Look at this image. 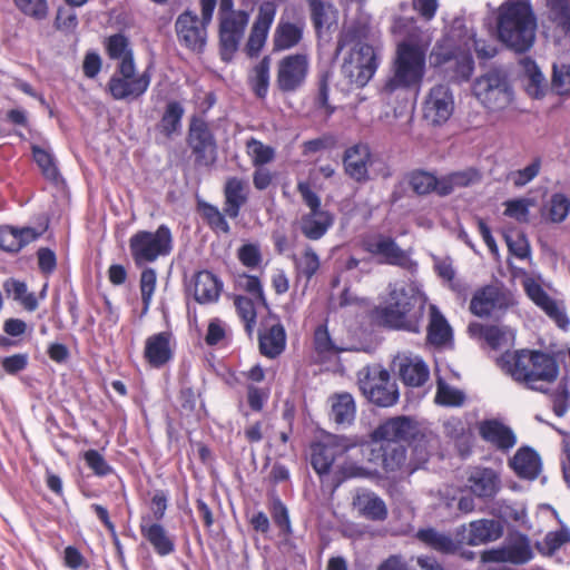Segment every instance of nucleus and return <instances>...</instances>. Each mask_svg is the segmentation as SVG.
<instances>
[{"mask_svg": "<svg viewBox=\"0 0 570 570\" xmlns=\"http://www.w3.org/2000/svg\"><path fill=\"white\" fill-rule=\"evenodd\" d=\"M330 71H323L318 75L317 89L313 96L311 116L328 119L336 110L335 106L330 104Z\"/></svg>", "mask_w": 570, "mask_h": 570, "instance_id": "obj_35", "label": "nucleus"}, {"mask_svg": "<svg viewBox=\"0 0 570 570\" xmlns=\"http://www.w3.org/2000/svg\"><path fill=\"white\" fill-rule=\"evenodd\" d=\"M475 98L489 110H495L499 101V69L492 68L479 76L472 86Z\"/></svg>", "mask_w": 570, "mask_h": 570, "instance_id": "obj_25", "label": "nucleus"}, {"mask_svg": "<svg viewBox=\"0 0 570 570\" xmlns=\"http://www.w3.org/2000/svg\"><path fill=\"white\" fill-rule=\"evenodd\" d=\"M309 73V57L304 52L291 53L277 62L276 86L283 94H293L304 87Z\"/></svg>", "mask_w": 570, "mask_h": 570, "instance_id": "obj_11", "label": "nucleus"}, {"mask_svg": "<svg viewBox=\"0 0 570 570\" xmlns=\"http://www.w3.org/2000/svg\"><path fill=\"white\" fill-rule=\"evenodd\" d=\"M334 224V215L328 210L309 212L299 220L302 234L311 240L321 239Z\"/></svg>", "mask_w": 570, "mask_h": 570, "instance_id": "obj_30", "label": "nucleus"}, {"mask_svg": "<svg viewBox=\"0 0 570 570\" xmlns=\"http://www.w3.org/2000/svg\"><path fill=\"white\" fill-rule=\"evenodd\" d=\"M200 19L189 9L181 12L175 21V31L180 46L202 53L207 43V28L214 16L217 0H199Z\"/></svg>", "mask_w": 570, "mask_h": 570, "instance_id": "obj_6", "label": "nucleus"}, {"mask_svg": "<svg viewBox=\"0 0 570 570\" xmlns=\"http://www.w3.org/2000/svg\"><path fill=\"white\" fill-rule=\"evenodd\" d=\"M259 351L269 358L277 357L286 345L285 328L281 323L272 325L267 331L259 333Z\"/></svg>", "mask_w": 570, "mask_h": 570, "instance_id": "obj_37", "label": "nucleus"}, {"mask_svg": "<svg viewBox=\"0 0 570 570\" xmlns=\"http://www.w3.org/2000/svg\"><path fill=\"white\" fill-rule=\"evenodd\" d=\"M417 426L411 417L401 415L382 422L371 434L373 441L406 442L415 438Z\"/></svg>", "mask_w": 570, "mask_h": 570, "instance_id": "obj_20", "label": "nucleus"}, {"mask_svg": "<svg viewBox=\"0 0 570 570\" xmlns=\"http://www.w3.org/2000/svg\"><path fill=\"white\" fill-rule=\"evenodd\" d=\"M551 400L554 414L559 417L563 416L569 409L570 400L569 379L567 376L560 380L558 387L551 393Z\"/></svg>", "mask_w": 570, "mask_h": 570, "instance_id": "obj_62", "label": "nucleus"}, {"mask_svg": "<svg viewBox=\"0 0 570 570\" xmlns=\"http://www.w3.org/2000/svg\"><path fill=\"white\" fill-rule=\"evenodd\" d=\"M321 265L320 257L312 247H306L301 258L296 259V269L306 281H311Z\"/></svg>", "mask_w": 570, "mask_h": 570, "instance_id": "obj_61", "label": "nucleus"}, {"mask_svg": "<svg viewBox=\"0 0 570 570\" xmlns=\"http://www.w3.org/2000/svg\"><path fill=\"white\" fill-rule=\"evenodd\" d=\"M6 294L13 301L20 303L28 312L38 308V299L33 293L28 292L27 284L16 278H9L3 283Z\"/></svg>", "mask_w": 570, "mask_h": 570, "instance_id": "obj_47", "label": "nucleus"}, {"mask_svg": "<svg viewBox=\"0 0 570 570\" xmlns=\"http://www.w3.org/2000/svg\"><path fill=\"white\" fill-rule=\"evenodd\" d=\"M482 180V173L475 167L454 170L441 176L440 197H445L460 188H468Z\"/></svg>", "mask_w": 570, "mask_h": 570, "instance_id": "obj_28", "label": "nucleus"}, {"mask_svg": "<svg viewBox=\"0 0 570 570\" xmlns=\"http://www.w3.org/2000/svg\"><path fill=\"white\" fill-rule=\"evenodd\" d=\"M364 249L379 258V263L397 266L411 273L417 268L407 250L402 249L391 236L379 234L363 244Z\"/></svg>", "mask_w": 570, "mask_h": 570, "instance_id": "obj_14", "label": "nucleus"}, {"mask_svg": "<svg viewBox=\"0 0 570 570\" xmlns=\"http://www.w3.org/2000/svg\"><path fill=\"white\" fill-rule=\"evenodd\" d=\"M532 558V549L529 539L520 533L509 535L507 542L501 547V562L522 564Z\"/></svg>", "mask_w": 570, "mask_h": 570, "instance_id": "obj_34", "label": "nucleus"}, {"mask_svg": "<svg viewBox=\"0 0 570 570\" xmlns=\"http://www.w3.org/2000/svg\"><path fill=\"white\" fill-rule=\"evenodd\" d=\"M538 21L530 0H507L501 3V43L518 53L531 49Z\"/></svg>", "mask_w": 570, "mask_h": 570, "instance_id": "obj_4", "label": "nucleus"}, {"mask_svg": "<svg viewBox=\"0 0 570 570\" xmlns=\"http://www.w3.org/2000/svg\"><path fill=\"white\" fill-rule=\"evenodd\" d=\"M82 459L88 469H90L98 478H105L115 473V469L107 462L105 456L98 450L90 449L85 451Z\"/></svg>", "mask_w": 570, "mask_h": 570, "instance_id": "obj_58", "label": "nucleus"}, {"mask_svg": "<svg viewBox=\"0 0 570 570\" xmlns=\"http://www.w3.org/2000/svg\"><path fill=\"white\" fill-rule=\"evenodd\" d=\"M474 70V60L469 51L459 52L441 72L450 82L461 83L468 81Z\"/></svg>", "mask_w": 570, "mask_h": 570, "instance_id": "obj_40", "label": "nucleus"}, {"mask_svg": "<svg viewBox=\"0 0 570 570\" xmlns=\"http://www.w3.org/2000/svg\"><path fill=\"white\" fill-rule=\"evenodd\" d=\"M454 100L445 85L432 87L423 105L424 118L433 125L444 124L453 114Z\"/></svg>", "mask_w": 570, "mask_h": 570, "instance_id": "obj_17", "label": "nucleus"}, {"mask_svg": "<svg viewBox=\"0 0 570 570\" xmlns=\"http://www.w3.org/2000/svg\"><path fill=\"white\" fill-rule=\"evenodd\" d=\"M551 19L564 31L570 32V0H546Z\"/></svg>", "mask_w": 570, "mask_h": 570, "instance_id": "obj_59", "label": "nucleus"}, {"mask_svg": "<svg viewBox=\"0 0 570 570\" xmlns=\"http://www.w3.org/2000/svg\"><path fill=\"white\" fill-rule=\"evenodd\" d=\"M503 367L514 381L525 384L529 389L547 393L548 386L559 376L557 358L541 351L505 352L501 356Z\"/></svg>", "mask_w": 570, "mask_h": 570, "instance_id": "obj_3", "label": "nucleus"}, {"mask_svg": "<svg viewBox=\"0 0 570 570\" xmlns=\"http://www.w3.org/2000/svg\"><path fill=\"white\" fill-rule=\"evenodd\" d=\"M499 287L488 285L475 292L470 303V311L479 317L489 316L498 306Z\"/></svg>", "mask_w": 570, "mask_h": 570, "instance_id": "obj_41", "label": "nucleus"}, {"mask_svg": "<svg viewBox=\"0 0 570 570\" xmlns=\"http://www.w3.org/2000/svg\"><path fill=\"white\" fill-rule=\"evenodd\" d=\"M461 27H463L462 21L455 20L451 31L442 39L436 41L431 51V63L434 68L440 69V71H442L449 63H451L452 59H454L459 52L464 51L461 50L455 43V40L460 42V39H463L461 35L456 32V30Z\"/></svg>", "mask_w": 570, "mask_h": 570, "instance_id": "obj_24", "label": "nucleus"}, {"mask_svg": "<svg viewBox=\"0 0 570 570\" xmlns=\"http://www.w3.org/2000/svg\"><path fill=\"white\" fill-rule=\"evenodd\" d=\"M174 248L170 228L161 224L155 232L138 230L129 238V250L137 267L168 256Z\"/></svg>", "mask_w": 570, "mask_h": 570, "instance_id": "obj_7", "label": "nucleus"}, {"mask_svg": "<svg viewBox=\"0 0 570 570\" xmlns=\"http://www.w3.org/2000/svg\"><path fill=\"white\" fill-rule=\"evenodd\" d=\"M393 31L401 39L396 43L392 75L385 81L382 92L389 96L397 90L417 92L426 71V53L432 37L413 19L396 20Z\"/></svg>", "mask_w": 570, "mask_h": 570, "instance_id": "obj_1", "label": "nucleus"}, {"mask_svg": "<svg viewBox=\"0 0 570 570\" xmlns=\"http://www.w3.org/2000/svg\"><path fill=\"white\" fill-rule=\"evenodd\" d=\"M174 335L171 332H159L149 335L145 341L144 358L153 368H163L174 358Z\"/></svg>", "mask_w": 570, "mask_h": 570, "instance_id": "obj_19", "label": "nucleus"}, {"mask_svg": "<svg viewBox=\"0 0 570 570\" xmlns=\"http://www.w3.org/2000/svg\"><path fill=\"white\" fill-rule=\"evenodd\" d=\"M184 114L185 109L179 101L171 100L167 102L159 122L160 131L168 138L178 132L181 128Z\"/></svg>", "mask_w": 570, "mask_h": 570, "instance_id": "obj_49", "label": "nucleus"}, {"mask_svg": "<svg viewBox=\"0 0 570 570\" xmlns=\"http://www.w3.org/2000/svg\"><path fill=\"white\" fill-rule=\"evenodd\" d=\"M151 65L141 73H137V66L116 68L107 82V90L118 101H136L142 98L151 82Z\"/></svg>", "mask_w": 570, "mask_h": 570, "instance_id": "obj_9", "label": "nucleus"}, {"mask_svg": "<svg viewBox=\"0 0 570 570\" xmlns=\"http://www.w3.org/2000/svg\"><path fill=\"white\" fill-rule=\"evenodd\" d=\"M106 55L110 60L117 61L116 68L136 65L130 40L121 32L107 37L104 41Z\"/></svg>", "mask_w": 570, "mask_h": 570, "instance_id": "obj_31", "label": "nucleus"}, {"mask_svg": "<svg viewBox=\"0 0 570 570\" xmlns=\"http://www.w3.org/2000/svg\"><path fill=\"white\" fill-rule=\"evenodd\" d=\"M509 253L518 259H527L530 256V244L525 234L521 230H510L503 234Z\"/></svg>", "mask_w": 570, "mask_h": 570, "instance_id": "obj_54", "label": "nucleus"}, {"mask_svg": "<svg viewBox=\"0 0 570 570\" xmlns=\"http://www.w3.org/2000/svg\"><path fill=\"white\" fill-rule=\"evenodd\" d=\"M541 165V158L537 157L523 169L508 173L505 179L511 181L514 187L521 188L532 181L539 175Z\"/></svg>", "mask_w": 570, "mask_h": 570, "instance_id": "obj_56", "label": "nucleus"}, {"mask_svg": "<svg viewBox=\"0 0 570 570\" xmlns=\"http://www.w3.org/2000/svg\"><path fill=\"white\" fill-rule=\"evenodd\" d=\"M567 543H570V530L562 524L559 530L548 532L543 541L538 544V549L543 554L552 556Z\"/></svg>", "mask_w": 570, "mask_h": 570, "instance_id": "obj_55", "label": "nucleus"}, {"mask_svg": "<svg viewBox=\"0 0 570 570\" xmlns=\"http://www.w3.org/2000/svg\"><path fill=\"white\" fill-rule=\"evenodd\" d=\"M307 2L311 9V18L315 30L320 32L324 28H330L335 19L334 7L323 0H307Z\"/></svg>", "mask_w": 570, "mask_h": 570, "instance_id": "obj_50", "label": "nucleus"}, {"mask_svg": "<svg viewBox=\"0 0 570 570\" xmlns=\"http://www.w3.org/2000/svg\"><path fill=\"white\" fill-rule=\"evenodd\" d=\"M357 383L362 394L376 406L390 407L399 401L397 385L381 364L363 367L358 372Z\"/></svg>", "mask_w": 570, "mask_h": 570, "instance_id": "obj_8", "label": "nucleus"}, {"mask_svg": "<svg viewBox=\"0 0 570 570\" xmlns=\"http://www.w3.org/2000/svg\"><path fill=\"white\" fill-rule=\"evenodd\" d=\"M276 12L277 6L274 1L265 0L259 4L245 46V52L249 58H257L263 50Z\"/></svg>", "mask_w": 570, "mask_h": 570, "instance_id": "obj_16", "label": "nucleus"}, {"mask_svg": "<svg viewBox=\"0 0 570 570\" xmlns=\"http://www.w3.org/2000/svg\"><path fill=\"white\" fill-rule=\"evenodd\" d=\"M271 57L264 56L262 60L253 67L248 83L256 97L264 99L268 94L271 79Z\"/></svg>", "mask_w": 570, "mask_h": 570, "instance_id": "obj_43", "label": "nucleus"}, {"mask_svg": "<svg viewBox=\"0 0 570 570\" xmlns=\"http://www.w3.org/2000/svg\"><path fill=\"white\" fill-rule=\"evenodd\" d=\"M223 291V282L209 271H200L194 276V297L199 304L218 301Z\"/></svg>", "mask_w": 570, "mask_h": 570, "instance_id": "obj_29", "label": "nucleus"}, {"mask_svg": "<svg viewBox=\"0 0 570 570\" xmlns=\"http://www.w3.org/2000/svg\"><path fill=\"white\" fill-rule=\"evenodd\" d=\"M504 216L514 219L518 223H529L530 208L535 205L534 198H515L504 202Z\"/></svg>", "mask_w": 570, "mask_h": 570, "instance_id": "obj_52", "label": "nucleus"}, {"mask_svg": "<svg viewBox=\"0 0 570 570\" xmlns=\"http://www.w3.org/2000/svg\"><path fill=\"white\" fill-rule=\"evenodd\" d=\"M392 367L405 385L413 387L422 386L430 376L429 367L420 356L399 354Z\"/></svg>", "mask_w": 570, "mask_h": 570, "instance_id": "obj_21", "label": "nucleus"}, {"mask_svg": "<svg viewBox=\"0 0 570 570\" xmlns=\"http://www.w3.org/2000/svg\"><path fill=\"white\" fill-rule=\"evenodd\" d=\"M303 32L302 22L294 23L281 19L273 35V50L284 51L294 48L301 42Z\"/></svg>", "mask_w": 570, "mask_h": 570, "instance_id": "obj_33", "label": "nucleus"}, {"mask_svg": "<svg viewBox=\"0 0 570 570\" xmlns=\"http://www.w3.org/2000/svg\"><path fill=\"white\" fill-rule=\"evenodd\" d=\"M224 207L223 210L229 218H237L242 207L248 200V185L238 177L227 178L224 186Z\"/></svg>", "mask_w": 570, "mask_h": 570, "instance_id": "obj_26", "label": "nucleus"}, {"mask_svg": "<svg viewBox=\"0 0 570 570\" xmlns=\"http://www.w3.org/2000/svg\"><path fill=\"white\" fill-rule=\"evenodd\" d=\"M187 141L195 156V164L197 166L210 168L215 165L217 160V142L204 119L196 116L191 118Z\"/></svg>", "mask_w": 570, "mask_h": 570, "instance_id": "obj_13", "label": "nucleus"}, {"mask_svg": "<svg viewBox=\"0 0 570 570\" xmlns=\"http://www.w3.org/2000/svg\"><path fill=\"white\" fill-rule=\"evenodd\" d=\"M357 445L356 439L335 435L326 442H315L311 445L309 462L322 479L327 475L336 461Z\"/></svg>", "mask_w": 570, "mask_h": 570, "instance_id": "obj_12", "label": "nucleus"}, {"mask_svg": "<svg viewBox=\"0 0 570 570\" xmlns=\"http://www.w3.org/2000/svg\"><path fill=\"white\" fill-rule=\"evenodd\" d=\"M570 213V199L562 193H556L551 196L549 203V219L552 223L560 224L566 220Z\"/></svg>", "mask_w": 570, "mask_h": 570, "instance_id": "obj_63", "label": "nucleus"}, {"mask_svg": "<svg viewBox=\"0 0 570 570\" xmlns=\"http://www.w3.org/2000/svg\"><path fill=\"white\" fill-rule=\"evenodd\" d=\"M416 537L421 542L443 554H453L460 549V543L450 534L433 528L419 530Z\"/></svg>", "mask_w": 570, "mask_h": 570, "instance_id": "obj_39", "label": "nucleus"}, {"mask_svg": "<svg viewBox=\"0 0 570 570\" xmlns=\"http://www.w3.org/2000/svg\"><path fill=\"white\" fill-rule=\"evenodd\" d=\"M498 475L489 468H474L468 478L471 492L479 498H489L494 494Z\"/></svg>", "mask_w": 570, "mask_h": 570, "instance_id": "obj_36", "label": "nucleus"}, {"mask_svg": "<svg viewBox=\"0 0 570 570\" xmlns=\"http://www.w3.org/2000/svg\"><path fill=\"white\" fill-rule=\"evenodd\" d=\"M509 466L519 478L534 480L541 471V459L530 446H521L509 460Z\"/></svg>", "mask_w": 570, "mask_h": 570, "instance_id": "obj_27", "label": "nucleus"}, {"mask_svg": "<svg viewBox=\"0 0 570 570\" xmlns=\"http://www.w3.org/2000/svg\"><path fill=\"white\" fill-rule=\"evenodd\" d=\"M465 397V393L462 390L451 386L442 379L438 380L435 394V402L438 404L449 407H458L464 404Z\"/></svg>", "mask_w": 570, "mask_h": 570, "instance_id": "obj_51", "label": "nucleus"}, {"mask_svg": "<svg viewBox=\"0 0 570 570\" xmlns=\"http://www.w3.org/2000/svg\"><path fill=\"white\" fill-rule=\"evenodd\" d=\"M156 284H157L156 271L150 267L142 269V272L140 274V282H139L141 301H142V305H144L142 315L147 314L150 308L153 296H154V293L156 289Z\"/></svg>", "mask_w": 570, "mask_h": 570, "instance_id": "obj_57", "label": "nucleus"}, {"mask_svg": "<svg viewBox=\"0 0 570 570\" xmlns=\"http://www.w3.org/2000/svg\"><path fill=\"white\" fill-rule=\"evenodd\" d=\"M520 65L528 78L525 90L529 96L540 99L544 96L546 79L535 61L530 57H524L520 60Z\"/></svg>", "mask_w": 570, "mask_h": 570, "instance_id": "obj_45", "label": "nucleus"}, {"mask_svg": "<svg viewBox=\"0 0 570 570\" xmlns=\"http://www.w3.org/2000/svg\"><path fill=\"white\" fill-rule=\"evenodd\" d=\"M426 304V295L415 284L399 281L387 285L372 315L384 328L420 334Z\"/></svg>", "mask_w": 570, "mask_h": 570, "instance_id": "obj_2", "label": "nucleus"}, {"mask_svg": "<svg viewBox=\"0 0 570 570\" xmlns=\"http://www.w3.org/2000/svg\"><path fill=\"white\" fill-rule=\"evenodd\" d=\"M380 65L373 46L361 43L354 48L342 65V73L348 82L362 88L373 78Z\"/></svg>", "mask_w": 570, "mask_h": 570, "instance_id": "obj_10", "label": "nucleus"}, {"mask_svg": "<svg viewBox=\"0 0 570 570\" xmlns=\"http://www.w3.org/2000/svg\"><path fill=\"white\" fill-rule=\"evenodd\" d=\"M426 330L428 342L433 346H445L453 341L452 327L434 304L430 305V320Z\"/></svg>", "mask_w": 570, "mask_h": 570, "instance_id": "obj_32", "label": "nucleus"}, {"mask_svg": "<svg viewBox=\"0 0 570 570\" xmlns=\"http://www.w3.org/2000/svg\"><path fill=\"white\" fill-rule=\"evenodd\" d=\"M523 286L529 298L554 321L561 330L567 331L570 322L563 305L552 298L533 278L524 279Z\"/></svg>", "mask_w": 570, "mask_h": 570, "instance_id": "obj_18", "label": "nucleus"}, {"mask_svg": "<svg viewBox=\"0 0 570 570\" xmlns=\"http://www.w3.org/2000/svg\"><path fill=\"white\" fill-rule=\"evenodd\" d=\"M248 155L252 157L254 166H263L271 163L275 157L273 147L264 145L262 141L250 138L247 141Z\"/></svg>", "mask_w": 570, "mask_h": 570, "instance_id": "obj_64", "label": "nucleus"}, {"mask_svg": "<svg viewBox=\"0 0 570 570\" xmlns=\"http://www.w3.org/2000/svg\"><path fill=\"white\" fill-rule=\"evenodd\" d=\"M249 17L247 10L219 17V51L223 61L229 62L234 58L244 38Z\"/></svg>", "mask_w": 570, "mask_h": 570, "instance_id": "obj_15", "label": "nucleus"}, {"mask_svg": "<svg viewBox=\"0 0 570 570\" xmlns=\"http://www.w3.org/2000/svg\"><path fill=\"white\" fill-rule=\"evenodd\" d=\"M371 158V148L366 144L358 142L346 148L343 156L346 175L357 183L366 181L368 179Z\"/></svg>", "mask_w": 570, "mask_h": 570, "instance_id": "obj_22", "label": "nucleus"}, {"mask_svg": "<svg viewBox=\"0 0 570 570\" xmlns=\"http://www.w3.org/2000/svg\"><path fill=\"white\" fill-rule=\"evenodd\" d=\"M356 415V406L353 396L350 393L336 394L332 399L331 419L337 426H350Z\"/></svg>", "mask_w": 570, "mask_h": 570, "instance_id": "obj_38", "label": "nucleus"}, {"mask_svg": "<svg viewBox=\"0 0 570 570\" xmlns=\"http://www.w3.org/2000/svg\"><path fill=\"white\" fill-rule=\"evenodd\" d=\"M472 337L479 338L482 342V347L497 352L499 348V327L494 325H482L473 322L468 327ZM492 360L499 365V354L494 353Z\"/></svg>", "mask_w": 570, "mask_h": 570, "instance_id": "obj_48", "label": "nucleus"}, {"mask_svg": "<svg viewBox=\"0 0 570 570\" xmlns=\"http://www.w3.org/2000/svg\"><path fill=\"white\" fill-rule=\"evenodd\" d=\"M499 538V522L481 519L472 521L469 525L466 542L470 546H479Z\"/></svg>", "mask_w": 570, "mask_h": 570, "instance_id": "obj_42", "label": "nucleus"}, {"mask_svg": "<svg viewBox=\"0 0 570 570\" xmlns=\"http://www.w3.org/2000/svg\"><path fill=\"white\" fill-rule=\"evenodd\" d=\"M354 504L362 515L368 520L383 521L387 517V509L384 501L373 492L357 495Z\"/></svg>", "mask_w": 570, "mask_h": 570, "instance_id": "obj_44", "label": "nucleus"}, {"mask_svg": "<svg viewBox=\"0 0 570 570\" xmlns=\"http://www.w3.org/2000/svg\"><path fill=\"white\" fill-rule=\"evenodd\" d=\"M139 530L159 557H167L175 551L174 538L160 522H154L149 515L141 518Z\"/></svg>", "mask_w": 570, "mask_h": 570, "instance_id": "obj_23", "label": "nucleus"}, {"mask_svg": "<svg viewBox=\"0 0 570 570\" xmlns=\"http://www.w3.org/2000/svg\"><path fill=\"white\" fill-rule=\"evenodd\" d=\"M364 455L367 462L392 479H403L420 469V464L407 459V449L403 443L371 441Z\"/></svg>", "mask_w": 570, "mask_h": 570, "instance_id": "obj_5", "label": "nucleus"}, {"mask_svg": "<svg viewBox=\"0 0 570 570\" xmlns=\"http://www.w3.org/2000/svg\"><path fill=\"white\" fill-rule=\"evenodd\" d=\"M440 181L441 177L423 169H415L407 175V183L417 195H428L434 191L440 196Z\"/></svg>", "mask_w": 570, "mask_h": 570, "instance_id": "obj_46", "label": "nucleus"}, {"mask_svg": "<svg viewBox=\"0 0 570 570\" xmlns=\"http://www.w3.org/2000/svg\"><path fill=\"white\" fill-rule=\"evenodd\" d=\"M31 149L33 159L42 175L51 181H57L60 175L52 153L37 145H33Z\"/></svg>", "mask_w": 570, "mask_h": 570, "instance_id": "obj_53", "label": "nucleus"}, {"mask_svg": "<svg viewBox=\"0 0 570 570\" xmlns=\"http://www.w3.org/2000/svg\"><path fill=\"white\" fill-rule=\"evenodd\" d=\"M235 306L238 316L244 322V327L248 336L253 335L256 325V309L250 298L245 296H237Z\"/></svg>", "mask_w": 570, "mask_h": 570, "instance_id": "obj_60", "label": "nucleus"}]
</instances>
